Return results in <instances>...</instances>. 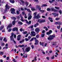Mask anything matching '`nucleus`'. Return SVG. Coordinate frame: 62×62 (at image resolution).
Here are the masks:
<instances>
[{
    "mask_svg": "<svg viewBox=\"0 0 62 62\" xmlns=\"http://www.w3.org/2000/svg\"><path fill=\"white\" fill-rule=\"evenodd\" d=\"M55 37V34H53L52 35H50L49 37L47 38L49 40H51L54 39V38Z\"/></svg>",
    "mask_w": 62,
    "mask_h": 62,
    "instance_id": "obj_1",
    "label": "nucleus"
},
{
    "mask_svg": "<svg viewBox=\"0 0 62 62\" xmlns=\"http://www.w3.org/2000/svg\"><path fill=\"white\" fill-rule=\"evenodd\" d=\"M38 22L39 23H41L45 22V20L42 19H40L38 20Z\"/></svg>",
    "mask_w": 62,
    "mask_h": 62,
    "instance_id": "obj_2",
    "label": "nucleus"
},
{
    "mask_svg": "<svg viewBox=\"0 0 62 62\" xmlns=\"http://www.w3.org/2000/svg\"><path fill=\"white\" fill-rule=\"evenodd\" d=\"M14 35V33H12L11 34V36L10 37V38L11 39V40L12 41L13 40L14 42L15 43V44H16V42H15V41L14 40V39L12 38V37H13V36Z\"/></svg>",
    "mask_w": 62,
    "mask_h": 62,
    "instance_id": "obj_3",
    "label": "nucleus"
},
{
    "mask_svg": "<svg viewBox=\"0 0 62 62\" xmlns=\"http://www.w3.org/2000/svg\"><path fill=\"white\" fill-rule=\"evenodd\" d=\"M34 19H39V18H40V16H39V14H38L37 16H34Z\"/></svg>",
    "mask_w": 62,
    "mask_h": 62,
    "instance_id": "obj_4",
    "label": "nucleus"
},
{
    "mask_svg": "<svg viewBox=\"0 0 62 62\" xmlns=\"http://www.w3.org/2000/svg\"><path fill=\"white\" fill-rule=\"evenodd\" d=\"M30 47H27L25 50V51H26V52H29L30 51Z\"/></svg>",
    "mask_w": 62,
    "mask_h": 62,
    "instance_id": "obj_5",
    "label": "nucleus"
},
{
    "mask_svg": "<svg viewBox=\"0 0 62 62\" xmlns=\"http://www.w3.org/2000/svg\"><path fill=\"white\" fill-rule=\"evenodd\" d=\"M24 21H25L26 22V23H27L28 25H29V24H31V21H29V22L27 21V20L25 19L24 20Z\"/></svg>",
    "mask_w": 62,
    "mask_h": 62,
    "instance_id": "obj_6",
    "label": "nucleus"
},
{
    "mask_svg": "<svg viewBox=\"0 0 62 62\" xmlns=\"http://www.w3.org/2000/svg\"><path fill=\"white\" fill-rule=\"evenodd\" d=\"M11 13L12 14H14L15 13V9L14 8H12L11 9Z\"/></svg>",
    "mask_w": 62,
    "mask_h": 62,
    "instance_id": "obj_7",
    "label": "nucleus"
},
{
    "mask_svg": "<svg viewBox=\"0 0 62 62\" xmlns=\"http://www.w3.org/2000/svg\"><path fill=\"white\" fill-rule=\"evenodd\" d=\"M31 33L32 36H33L34 37H35V36H36V33L33 31L31 32Z\"/></svg>",
    "mask_w": 62,
    "mask_h": 62,
    "instance_id": "obj_8",
    "label": "nucleus"
},
{
    "mask_svg": "<svg viewBox=\"0 0 62 62\" xmlns=\"http://www.w3.org/2000/svg\"><path fill=\"white\" fill-rule=\"evenodd\" d=\"M18 28L15 27L13 29L12 31H15L16 30V31L17 32V31H18Z\"/></svg>",
    "mask_w": 62,
    "mask_h": 62,
    "instance_id": "obj_9",
    "label": "nucleus"
},
{
    "mask_svg": "<svg viewBox=\"0 0 62 62\" xmlns=\"http://www.w3.org/2000/svg\"><path fill=\"white\" fill-rule=\"evenodd\" d=\"M6 9H8L10 8V7L8 6V4H6L5 6Z\"/></svg>",
    "mask_w": 62,
    "mask_h": 62,
    "instance_id": "obj_10",
    "label": "nucleus"
},
{
    "mask_svg": "<svg viewBox=\"0 0 62 62\" xmlns=\"http://www.w3.org/2000/svg\"><path fill=\"white\" fill-rule=\"evenodd\" d=\"M50 9L51 10V11H54V12H56V10L54 9V8H51Z\"/></svg>",
    "mask_w": 62,
    "mask_h": 62,
    "instance_id": "obj_11",
    "label": "nucleus"
},
{
    "mask_svg": "<svg viewBox=\"0 0 62 62\" xmlns=\"http://www.w3.org/2000/svg\"><path fill=\"white\" fill-rule=\"evenodd\" d=\"M55 24H59V25H61L62 23L61 22H56L55 23Z\"/></svg>",
    "mask_w": 62,
    "mask_h": 62,
    "instance_id": "obj_12",
    "label": "nucleus"
},
{
    "mask_svg": "<svg viewBox=\"0 0 62 62\" xmlns=\"http://www.w3.org/2000/svg\"><path fill=\"white\" fill-rule=\"evenodd\" d=\"M12 26V25L11 24H10L7 27V29H8V28H10V27H11Z\"/></svg>",
    "mask_w": 62,
    "mask_h": 62,
    "instance_id": "obj_13",
    "label": "nucleus"
},
{
    "mask_svg": "<svg viewBox=\"0 0 62 62\" xmlns=\"http://www.w3.org/2000/svg\"><path fill=\"white\" fill-rule=\"evenodd\" d=\"M39 29L38 28H36L35 30V31L37 33H38L39 32Z\"/></svg>",
    "mask_w": 62,
    "mask_h": 62,
    "instance_id": "obj_14",
    "label": "nucleus"
},
{
    "mask_svg": "<svg viewBox=\"0 0 62 62\" xmlns=\"http://www.w3.org/2000/svg\"><path fill=\"white\" fill-rule=\"evenodd\" d=\"M32 16L31 15H29V16L28 18V20H31V18H32Z\"/></svg>",
    "mask_w": 62,
    "mask_h": 62,
    "instance_id": "obj_15",
    "label": "nucleus"
},
{
    "mask_svg": "<svg viewBox=\"0 0 62 62\" xmlns=\"http://www.w3.org/2000/svg\"><path fill=\"white\" fill-rule=\"evenodd\" d=\"M52 14L54 16H57L58 15V14H56L55 13H52Z\"/></svg>",
    "mask_w": 62,
    "mask_h": 62,
    "instance_id": "obj_16",
    "label": "nucleus"
},
{
    "mask_svg": "<svg viewBox=\"0 0 62 62\" xmlns=\"http://www.w3.org/2000/svg\"><path fill=\"white\" fill-rule=\"evenodd\" d=\"M18 46L21 47H24V45H19Z\"/></svg>",
    "mask_w": 62,
    "mask_h": 62,
    "instance_id": "obj_17",
    "label": "nucleus"
},
{
    "mask_svg": "<svg viewBox=\"0 0 62 62\" xmlns=\"http://www.w3.org/2000/svg\"><path fill=\"white\" fill-rule=\"evenodd\" d=\"M60 27H61L60 25H59V26H57V28L58 29H60Z\"/></svg>",
    "mask_w": 62,
    "mask_h": 62,
    "instance_id": "obj_18",
    "label": "nucleus"
},
{
    "mask_svg": "<svg viewBox=\"0 0 62 62\" xmlns=\"http://www.w3.org/2000/svg\"><path fill=\"white\" fill-rule=\"evenodd\" d=\"M12 19V20H15L16 19V18L14 17H11Z\"/></svg>",
    "mask_w": 62,
    "mask_h": 62,
    "instance_id": "obj_19",
    "label": "nucleus"
},
{
    "mask_svg": "<svg viewBox=\"0 0 62 62\" xmlns=\"http://www.w3.org/2000/svg\"><path fill=\"white\" fill-rule=\"evenodd\" d=\"M39 23H37L36 24H35L34 25V27H36V26H38V25H39Z\"/></svg>",
    "mask_w": 62,
    "mask_h": 62,
    "instance_id": "obj_20",
    "label": "nucleus"
},
{
    "mask_svg": "<svg viewBox=\"0 0 62 62\" xmlns=\"http://www.w3.org/2000/svg\"><path fill=\"white\" fill-rule=\"evenodd\" d=\"M4 54V52H3L2 51L0 52V55H1H1H3Z\"/></svg>",
    "mask_w": 62,
    "mask_h": 62,
    "instance_id": "obj_21",
    "label": "nucleus"
},
{
    "mask_svg": "<svg viewBox=\"0 0 62 62\" xmlns=\"http://www.w3.org/2000/svg\"><path fill=\"white\" fill-rule=\"evenodd\" d=\"M4 26H1L0 28V30H2L3 28H4Z\"/></svg>",
    "mask_w": 62,
    "mask_h": 62,
    "instance_id": "obj_22",
    "label": "nucleus"
},
{
    "mask_svg": "<svg viewBox=\"0 0 62 62\" xmlns=\"http://www.w3.org/2000/svg\"><path fill=\"white\" fill-rule=\"evenodd\" d=\"M44 43L42 42V43H41V42H40V44L41 45H42L43 46V45H44Z\"/></svg>",
    "mask_w": 62,
    "mask_h": 62,
    "instance_id": "obj_23",
    "label": "nucleus"
},
{
    "mask_svg": "<svg viewBox=\"0 0 62 62\" xmlns=\"http://www.w3.org/2000/svg\"><path fill=\"white\" fill-rule=\"evenodd\" d=\"M47 5L46 4H43L41 6V7H47Z\"/></svg>",
    "mask_w": 62,
    "mask_h": 62,
    "instance_id": "obj_24",
    "label": "nucleus"
},
{
    "mask_svg": "<svg viewBox=\"0 0 62 62\" xmlns=\"http://www.w3.org/2000/svg\"><path fill=\"white\" fill-rule=\"evenodd\" d=\"M20 1L22 2V5H23L24 3V2L22 0H20Z\"/></svg>",
    "mask_w": 62,
    "mask_h": 62,
    "instance_id": "obj_25",
    "label": "nucleus"
},
{
    "mask_svg": "<svg viewBox=\"0 0 62 62\" xmlns=\"http://www.w3.org/2000/svg\"><path fill=\"white\" fill-rule=\"evenodd\" d=\"M4 41L5 42H6L7 41V39H6V38H5L3 39Z\"/></svg>",
    "mask_w": 62,
    "mask_h": 62,
    "instance_id": "obj_26",
    "label": "nucleus"
},
{
    "mask_svg": "<svg viewBox=\"0 0 62 62\" xmlns=\"http://www.w3.org/2000/svg\"><path fill=\"white\" fill-rule=\"evenodd\" d=\"M12 23L14 25L15 24V21H13L12 22Z\"/></svg>",
    "mask_w": 62,
    "mask_h": 62,
    "instance_id": "obj_27",
    "label": "nucleus"
},
{
    "mask_svg": "<svg viewBox=\"0 0 62 62\" xmlns=\"http://www.w3.org/2000/svg\"><path fill=\"white\" fill-rule=\"evenodd\" d=\"M43 28H44V29H46V31H47V30H48V28H47V27L45 26L44 27H43Z\"/></svg>",
    "mask_w": 62,
    "mask_h": 62,
    "instance_id": "obj_28",
    "label": "nucleus"
},
{
    "mask_svg": "<svg viewBox=\"0 0 62 62\" xmlns=\"http://www.w3.org/2000/svg\"><path fill=\"white\" fill-rule=\"evenodd\" d=\"M10 2L11 3H14L15 2V1L14 0H13L12 1H10Z\"/></svg>",
    "mask_w": 62,
    "mask_h": 62,
    "instance_id": "obj_29",
    "label": "nucleus"
},
{
    "mask_svg": "<svg viewBox=\"0 0 62 62\" xmlns=\"http://www.w3.org/2000/svg\"><path fill=\"white\" fill-rule=\"evenodd\" d=\"M18 24H21V25H22L23 23L22 22H18Z\"/></svg>",
    "mask_w": 62,
    "mask_h": 62,
    "instance_id": "obj_30",
    "label": "nucleus"
},
{
    "mask_svg": "<svg viewBox=\"0 0 62 62\" xmlns=\"http://www.w3.org/2000/svg\"><path fill=\"white\" fill-rule=\"evenodd\" d=\"M40 12H41L42 13H43L44 12H45V10H40Z\"/></svg>",
    "mask_w": 62,
    "mask_h": 62,
    "instance_id": "obj_31",
    "label": "nucleus"
},
{
    "mask_svg": "<svg viewBox=\"0 0 62 62\" xmlns=\"http://www.w3.org/2000/svg\"><path fill=\"white\" fill-rule=\"evenodd\" d=\"M25 3H26V7H27L28 5V3L27 2V1H26L25 2Z\"/></svg>",
    "mask_w": 62,
    "mask_h": 62,
    "instance_id": "obj_32",
    "label": "nucleus"
},
{
    "mask_svg": "<svg viewBox=\"0 0 62 62\" xmlns=\"http://www.w3.org/2000/svg\"><path fill=\"white\" fill-rule=\"evenodd\" d=\"M27 31H25L23 32V34H27Z\"/></svg>",
    "mask_w": 62,
    "mask_h": 62,
    "instance_id": "obj_33",
    "label": "nucleus"
},
{
    "mask_svg": "<svg viewBox=\"0 0 62 62\" xmlns=\"http://www.w3.org/2000/svg\"><path fill=\"white\" fill-rule=\"evenodd\" d=\"M37 12H35L33 14V15H34V17L36 16V15H37Z\"/></svg>",
    "mask_w": 62,
    "mask_h": 62,
    "instance_id": "obj_34",
    "label": "nucleus"
},
{
    "mask_svg": "<svg viewBox=\"0 0 62 62\" xmlns=\"http://www.w3.org/2000/svg\"><path fill=\"white\" fill-rule=\"evenodd\" d=\"M16 17L17 19H20V17L19 16H16Z\"/></svg>",
    "mask_w": 62,
    "mask_h": 62,
    "instance_id": "obj_35",
    "label": "nucleus"
},
{
    "mask_svg": "<svg viewBox=\"0 0 62 62\" xmlns=\"http://www.w3.org/2000/svg\"><path fill=\"white\" fill-rule=\"evenodd\" d=\"M55 8H56V9H60V8L59 7H55Z\"/></svg>",
    "mask_w": 62,
    "mask_h": 62,
    "instance_id": "obj_36",
    "label": "nucleus"
},
{
    "mask_svg": "<svg viewBox=\"0 0 62 62\" xmlns=\"http://www.w3.org/2000/svg\"><path fill=\"white\" fill-rule=\"evenodd\" d=\"M20 18H21V19H23V16H22L21 15V14H20L19 15Z\"/></svg>",
    "mask_w": 62,
    "mask_h": 62,
    "instance_id": "obj_37",
    "label": "nucleus"
},
{
    "mask_svg": "<svg viewBox=\"0 0 62 62\" xmlns=\"http://www.w3.org/2000/svg\"><path fill=\"white\" fill-rule=\"evenodd\" d=\"M27 11L29 12H31V11H30V9H27Z\"/></svg>",
    "mask_w": 62,
    "mask_h": 62,
    "instance_id": "obj_38",
    "label": "nucleus"
},
{
    "mask_svg": "<svg viewBox=\"0 0 62 62\" xmlns=\"http://www.w3.org/2000/svg\"><path fill=\"white\" fill-rule=\"evenodd\" d=\"M20 31L22 32V31H24V29H22V28H21L20 29Z\"/></svg>",
    "mask_w": 62,
    "mask_h": 62,
    "instance_id": "obj_39",
    "label": "nucleus"
},
{
    "mask_svg": "<svg viewBox=\"0 0 62 62\" xmlns=\"http://www.w3.org/2000/svg\"><path fill=\"white\" fill-rule=\"evenodd\" d=\"M25 40L26 41H28V40H29V39L27 38H25Z\"/></svg>",
    "mask_w": 62,
    "mask_h": 62,
    "instance_id": "obj_40",
    "label": "nucleus"
},
{
    "mask_svg": "<svg viewBox=\"0 0 62 62\" xmlns=\"http://www.w3.org/2000/svg\"><path fill=\"white\" fill-rule=\"evenodd\" d=\"M25 12H23L22 13L23 14V15H25V14H26L25 13Z\"/></svg>",
    "mask_w": 62,
    "mask_h": 62,
    "instance_id": "obj_41",
    "label": "nucleus"
},
{
    "mask_svg": "<svg viewBox=\"0 0 62 62\" xmlns=\"http://www.w3.org/2000/svg\"><path fill=\"white\" fill-rule=\"evenodd\" d=\"M24 17H25V19H26V18H27V16H26V14H25V15H24Z\"/></svg>",
    "mask_w": 62,
    "mask_h": 62,
    "instance_id": "obj_42",
    "label": "nucleus"
},
{
    "mask_svg": "<svg viewBox=\"0 0 62 62\" xmlns=\"http://www.w3.org/2000/svg\"><path fill=\"white\" fill-rule=\"evenodd\" d=\"M23 56L24 58H27V55L26 54V56L25 57V56H24V55Z\"/></svg>",
    "mask_w": 62,
    "mask_h": 62,
    "instance_id": "obj_43",
    "label": "nucleus"
},
{
    "mask_svg": "<svg viewBox=\"0 0 62 62\" xmlns=\"http://www.w3.org/2000/svg\"><path fill=\"white\" fill-rule=\"evenodd\" d=\"M21 35H19L17 37V38H21Z\"/></svg>",
    "mask_w": 62,
    "mask_h": 62,
    "instance_id": "obj_44",
    "label": "nucleus"
},
{
    "mask_svg": "<svg viewBox=\"0 0 62 62\" xmlns=\"http://www.w3.org/2000/svg\"><path fill=\"white\" fill-rule=\"evenodd\" d=\"M11 30H12V29H11L9 28L8 30V32H10V31H11Z\"/></svg>",
    "mask_w": 62,
    "mask_h": 62,
    "instance_id": "obj_45",
    "label": "nucleus"
},
{
    "mask_svg": "<svg viewBox=\"0 0 62 62\" xmlns=\"http://www.w3.org/2000/svg\"><path fill=\"white\" fill-rule=\"evenodd\" d=\"M44 36H45V34H42L41 35V37H44Z\"/></svg>",
    "mask_w": 62,
    "mask_h": 62,
    "instance_id": "obj_46",
    "label": "nucleus"
},
{
    "mask_svg": "<svg viewBox=\"0 0 62 62\" xmlns=\"http://www.w3.org/2000/svg\"><path fill=\"white\" fill-rule=\"evenodd\" d=\"M31 10L32 11H34V10H36V9L34 8H31Z\"/></svg>",
    "mask_w": 62,
    "mask_h": 62,
    "instance_id": "obj_47",
    "label": "nucleus"
},
{
    "mask_svg": "<svg viewBox=\"0 0 62 62\" xmlns=\"http://www.w3.org/2000/svg\"><path fill=\"white\" fill-rule=\"evenodd\" d=\"M2 32H5V29H4L2 31Z\"/></svg>",
    "mask_w": 62,
    "mask_h": 62,
    "instance_id": "obj_48",
    "label": "nucleus"
},
{
    "mask_svg": "<svg viewBox=\"0 0 62 62\" xmlns=\"http://www.w3.org/2000/svg\"><path fill=\"white\" fill-rule=\"evenodd\" d=\"M47 10L48 11H50L51 10V9H50V8H47Z\"/></svg>",
    "mask_w": 62,
    "mask_h": 62,
    "instance_id": "obj_49",
    "label": "nucleus"
},
{
    "mask_svg": "<svg viewBox=\"0 0 62 62\" xmlns=\"http://www.w3.org/2000/svg\"><path fill=\"white\" fill-rule=\"evenodd\" d=\"M39 5H37L36 6V8H39Z\"/></svg>",
    "mask_w": 62,
    "mask_h": 62,
    "instance_id": "obj_50",
    "label": "nucleus"
},
{
    "mask_svg": "<svg viewBox=\"0 0 62 62\" xmlns=\"http://www.w3.org/2000/svg\"><path fill=\"white\" fill-rule=\"evenodd\" d=\"M33 40H34V39L33 38H32L30 40V41H33Z\"/></svg>",
    "mask_w": 62,
    "mask_h": 62,
    "instance_id": "obj_51",
    "label": "nucleus"
},
{
    "mask_svg": "<svg viewBox=\"0 0 62 62\" xmlns=\"http://www.w3.org/2000/svg\"><path fill=\"white\" fill-rule=\"evenodd\" d=\"M60 19V18H57L55 19V20H59Z\"/></svg>",
    "mask_w": 62,
    "mask_h": 62,
    "instance_id": "obj_52",
    "label": "nucleus"
},
{
    "mask_svg": "<svg viewBox=\"0 0 62 62\" xmlns=\"http://www.w3.org/2000/svg\"><path fill=\"white\" fill-rule=\"evenodd\" d=\"M50 33V34L52 33V30H50L49 31V32Z\"/></svg>",
    "mask_w": 62,
    "mask_h": 62,
    "instance_id": "obj_53",
    "label": "nucleus"
},
{
    "mask_svg": "<svg viewBox=\"0 0 62 62\" xmlns=\"http://www.w3.org/2000/svg\"><path fill=\"white\" fill-rule=\"evenodd\" d=\"M35 42H39V41L37 39L35 40Z\"/></svg>",
    "mask_w": 62,
    "mask_h": 62,
    "instance_id": "obj_54",
    "label": "nucleus"
},
{
    "mask_svg": "<svg viewBox=\"0 0 62 62\" xmlns=\"http://www.w3.org/2000/svg\"><path fill=\"white\" fill-rule=\"evenodd\" d=\"M46 34L47 35H50L51 34L49 32H46Z\"/></svg>",
    "mask_w": 62,
    "mask_h": 62,
    "instance_id": "obj_55",
    "label": "nucleus"
},
{
    "mask_svg": "<svg viewBox=\"0 0 62 62\" xmlns=\"http://www.w3.org/2000/svg\"><path fill=\"white\" fill-rule=\"evenodd\" d=\"M13 60L14 62H16V60L15 59H13Z\"/></svg>",
    "mask_w": 62,
    "mask_h": 62,
    "instance_id": "obj_56",
    "label": "nucleus"
},
{
    "mask_svg": "<svg viewBox=\"0 0 62 62\" xmlns=\"http://www.w3.org/2000/svg\"><path fill=\"white\" fill-rule=\"evenodd\" d=\"M59 12L60 13V14H61V13H62V11H61V10H60L59 11Z\"/></svg>",
    "mask_w": 62,
    "mask_h": 62,
    "instance_id": "obj_57",
    "label": "nucleus"
},
{
    "mask_svg": "<svg viewBox=\"0 0 62 62\" xmlns=\"http://www.w3.org/2000/svg\"><path fill=\"white\" fill-rule=\"evenodd\" d=\"M37 57L36 56H35L34 58V59L35 61H37Z\"/></svg>",
    "mask_w": 62,
    "mask_h": 62,
    "instance_id": "obj_58",
    "label": "nucleus"
},
{
    "mask_svg": "<svg viewBox=\"0 0 62 62\" xmlns=\"http://www.w3.org/2000/svg\"><path fill=\"white\" fill-rule=\"evenodd\" d=\"M38 43L39 42H35V45H38L39 43Z\"/></svg>",
    "mask_w": 62,
    "mask_h": 62,
    "instance_id": "obj_59",
    "label": "nucleus"
},
{
    "mask_svg": "<svg viewBox=\"0 0 62 62\" xmlns=\"http://www.w3.org/2000/svg\"><path fill=\"white\" fill-rule=\"evenodd\" d=\"M31 46L32 47V49L34 48V46H33V45H32Z\"/></svg>",
    "mask_w": 62,
    "mask_h": 62,
    "instance_id": "obj_60",
    "label": "nucleus"
},
{
    "mask_svg": "<svg viewBox=\"0 0 62 62\" xmlns=\"http://www.w3.org/2000/svg\"><path fill=\"white\" fill-rule=\"evenodd\" d=\"M21 10H22V11H23L24 10V9L23 8H21Z\"/></svg>",
    "mask_w": 62,
    "mask_h": 62,
    "instance_id": "obj_61",
    "label": "nucleus"
},
{
    "mask_svg": "<svg viewBox=\"0 0 62 62\" xmlns=\"http://www.w3.org/2000/svg\"><path fill=\"white\" fill-rule=\"evenodd\" d=\"M22 49L23 50V52H24V47H23L22 48Z\"/></svg>",
    "mask_w": 62,
    "mask_h": 62,
    "instance_id": "obj_62",
    "label": "nucleus"
},
{
    "mask_svg": "<svg viewBox=\"0 0 62 62\" xmlns=\"http://www.w3.org/2000/svg\"><path fill=\"white\" fill-rule=\"evenodd\" d=\"M17 40H20V39H21V38H17Z\"/></svg>",
    "mask_w": 62,
    "mask_h": 62,
    "instance_id": "obj_63",
    "label": "nucleus"
},
{
    "mask_svg": "<svg viewBox=\"0 0 62 62\" xmlns=\"http://www.w3.org/2000/svg\"><path fill=\"white\" fill-rule=\"evenodd\" d=\"M48 19L49 20H52V17H49L48 18Z\"/></svg>",
    "mask_w": 62,
    "mask_h": 62,
    "instance_id": "obj_64",
    "label": "nucleus"
}]
</instances>
